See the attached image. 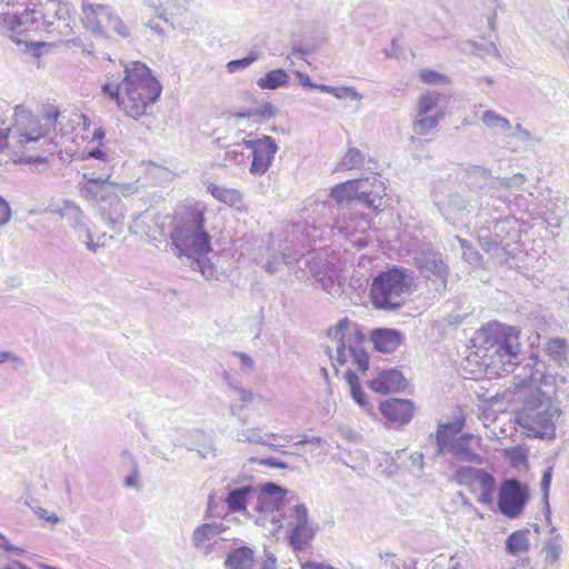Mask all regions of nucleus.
Returning <instances> with one entry per match:
<instances>
[{"label": "nucleus", "mask_w": 569, "mask_h": 569, "mask_svg": "<svg viewBox=\"0 0 569 569\" xmlns=\"http://www.w3.org/2000/svg\"><path fill=\"white\" fill-rule=\"evenodd\" d=\"M369 387L376 393L388 395L405 390L407 380L396 369L383 370L369 381Z\"/></svg>", "instance_id": "a211bd4d"}, {"label": "nucleus", "mask_w": 569, "mask_h": 569, "mask_svg": "<svg viewBox=\"0 0 569 569\" xmlns=\"http://www.w3.org/2000/svg\"><path fill=\"white\" fill-rule=\"evenodd\" d=\"M81 21L84 28L93 34L108 36L113 31L121 36L128 34L124 22L107 4L82 3Z\"/></svg>", "instance_id": "1a4fd4ad"}, {"label": "nucleus", "mask_w": 569, "mask_h": 569, "mask_svg": "<svg viewBox=\"0 0 569 569\" xmlns=\"http://www.w3.org/2000/svg\"><path fill=\"white\" fill-rule=\"evenodd\" d=\"M257 57L254 54L252 56H248L243 59H239V60H232L230 61L228 64H227V68H228V71L229 72H234L236 70H238L239 68H247L248 66H250L253 61H256Z\"/></svg>", "instance_id": "e433bc0d"}, {"label": "nucleus", "mask_w": 569, "mask_h": 569, "mask_svg": "<svg viewBox=\"0 0 569 569\" xmlns=\"http://www.w3.org/2000/svg\"><path fill=\"white\" fill-rule=\"evenodd\" d=\"M375 348L381 352H392L401 343V335L392 329H376L371 333Z\"/></svg>", "instance_id": "412c9836"}, {"label": "nucleus", "mask_w": 569, "mask_h": 569, "mask_svg": "<svg viewBox=\"0 0 569 569\" xmlns=\"http://www.w3.org/2000/svg\"><path fill=\"white\" fill-rule=\"evenodd\" d=\"M296 76H297V78L299 79V81H300L301 86H303V87H307V88H317V89H318V87L320 86V84H315V83H312L308 74H305V73H302V72H299V71H298V72L296 73Z\"/></svg>", "instance_id": "c03bdc74"}, {"label": "nucleus", "mask_w": 569, "mask_h": 569, "mask_svg": "<svg viewBox=\"0 0 569 569\" xmlns=\"http://www.w3.org/2000/svg\"><path fill=\"white\" fill-rule=\"evenodd\" d=\"M365 162V154L357 148H349L339 162L340 169L353 170Z\"/></svg>", "instance_id": "cd10ccee"}, {"label": "nucleus", "mask_w": 569, "mask_h": 569, "mask_svg": "<svg viewBox=\"0 0 569 569\" xmlns=\"http://www.w3.org/2000/svg\"><path fill=\"white\" fill-rule=\"evenodd\" d=\"M475 351L467 357L468 366L476 365L478 373L500 377L513 365L520 352L519 332L500 322L482 326L477 335ZM476 373V370H471Z\"/></svg>", "instance_id": "7ed1b4c3"}, {"label": "nucleus", "mask_w": 569, "mask_h": 569, "mask_svg": "<svg viewBox=\"0 0 569 569\" xmlns=\"http://www.w3.org/2000/svg\"><path fill=\"white\" fill-rule=\"evenodd\" d=\"M506 549L512 556L526 553L529 550L528 531H515L506 541Z\"/></svg>", "instance_id": "a878e982"}, {"label": "nucleus", "mask_w": 569, "mask_h": 569, "mask_svg": "<svg viewBox=\"0 0 569 569\" xmlns=\"http://www.w3.org/2000/svg\"><path fill=\"white\" fill-rule=\"evenodd\" d=\"M242 146L252 150V162L250 172L252 174H263L270 167L272 159L278 150L277 143L269 136H263L257 140H242Z\"/></svg>", "instance_id": "2eb2a0df"}, {"label": "nucleus", "mask_w": 569, "mask_h": 569, "mask_svg": "<svg viewBox=\"0 0 569 569\" xmlns=\"http://www.w3.org/2000/svg\"><path fill=\"white\" fill-rule=\"evenodd\" d=\"M419 79L426 84L448 83L449 78L433 70L422 69L419 71Z\"/></svg>", "instance_id": "473e14b6"}, {"label": "nucleus", "mask_w": 569, "mask_h": 569, "mask_svg": "<svg viewBox=\"0 0 569 569\" xmlns=\"http://www.w3.org/2000/svg\"><path fill=\"white\" fill-rule=\"evenodd\" d=\"M506 456L515 466L527 462V449L522 447H513L506 450Z\"/></svg>", "instance_id": "f704fd0d"}, {"label": "nucleus", "mask_w": 569, "mask_h": 569, "mask_svg": "<svg viewBox=\"0 0 569 569\" xmlns=\"http://www.w3.org/2000/svg\"><path fill=\"white\" fill-rule=\"evenodd\" d=\"M545 352L553 361L562 363L567 360L568 345L562 338L549 339L545 347Z\"/></svg>", "instance_id": "bb28decb"}, {"label": "nucleus", "mask_w": 569, "mask_h": 569, "mask_svg": "<svg viewBox=\"0 0 569 569\" xmlns=\"http://www.w3.org/2000/svg\"><path fill=\"white\" fill-rule=\"evenodd\" d=\"M441 93L427 91L418 97L417 119L413 121V131L418 136H427L435 130L445 117V111L437 109Z\"/></svg>", "instance_id": "f8f14e48"}, {"label": "nucleus", "mask_w": 569, "mask_h": 569, "mask_svg": "<svg viewBox=\"0 0 569 569\" xmlns=\"http://www.w3.org/2000/svg\"><path fill=\"white\" fill-rule=\"evenodd\" d=\"M379 410L389 422L405 425L412 419L415 405L406 399H389L380 402Z\"/></svg>", "instance_id": "f3484780"}, {"label": "nucleus", "mask_w": 569, "mask_h": 569, "mask_svg": "<svg viewBox=\"0 0 569 569\" xmlns=\"http://www.w3.org/2000/svg\"><path fill=\"white\" fill-rule=\"evenodd\" d=\"M1 547L4 550H13V547L9 543V541L0 533Z\"/></svg>", "instance_id": "de8ad7c7"}, {"label": "nucleus", "mask_w": 569, "mask_h": 569, "mask_svg": "<svg viewBox=\"0 0 569 569\" xmlns=\"http://www.w3.org/2000/svg\"><path fill=\"white\" fill-rule=\"evenodd\" d=\"M288 526L290 528L288 540L295 551L303 550L313 540L317 532L309 521V511L303 503L293 506Z\"/></svg>", "instance_id": "ddd939ff"}, {"label": "nucleus", "mask_w": 569, "mask_h": 569, "mask_svg": "<svg viewBox=\"0 0 569 569\" xmlns=\"http://www.w3.org/2000/svg\"><path fill=\"white\" fill-rule=\"evenodd\" d=\"M422 272L426 277L432 281L439 280L441 286L445 288L448 277V266L441 258H433L427 261L422 267Z\"/></svg>", "instance_id": "5701e85b"}, {"label": "nucleus", "mask_w": 569, "mask_h": 569, "mask_svg": "<svg viewBox=\"0 0 569 569\" xmlns=\"http://www.w3.org/2000/svg\"><path fill=\"white\" fill-rule=\"evenodd\" d=\"M455 479L477 502L491 505L496 490V480L491 473L483 469L460 467L455 473Z\"/></svg>", "instance_id": "9b49d317"}, {"label": "nucleus", "mask_w": 569, "mask_h": 569, "mask_svg": "<svg viewBox=\"0 0 569 569\" xmlns=\"http://www.w3.org/2000/svg\"><path fill=\"white\" fill-rule=\"evenodd\" d=\"M81 118H82V120H83V128H84V129H88V128H89V126H90V119H89V117H88V116H86V114H82V116H81Z\"/></svg>", "instance_id": "09e8293b"}, {"label": "nucleus", "mask_w": 569, "mask_h": 569, "mask_svg": "<svg viewBox=\"0 0 569 569\" xmlns=\"http://www.w3.org/2000/svg\"><path fill=\"white\" fill-rule=\"evenodd\" d=\"M259 463L262 466L271 467V468H278V469H286L287 463L282 462L276 458H264L259 460Z\"/></svg>", "instance_id": "79ce46f5"}, {"label": "nucleus", "mask_w": 569, "mask_h": 569, "mask_svg": "<svg viewBox=\"0 0 569 569\" xmlns=\"http://www.w3.org/2000/svg\"><path fill=\"white\" fill-rule=\"evenodd\" d=\"M47 520L56 523L58 521V518H57V516L52 515V516L48 517Z\"/></svg>", "instance_id": "864d4df0"}, {"label": "nucleus", "mask_w": 569, "mask_h": 569, "mask_svg": "<svg viewBox=\"0 0 569 569\" xmlns=\"http://www.w3.org/2000/svg\"><path fill=\"white\" fill-rule=\"evenodd\" d=\"M318 89L322 92L332 94L333 97H336L338 99H345V98L359 99L360 98L359 93L353 88H350V87H330V86H326V84H320L318 87Z\"/></svg>", "instance_id": "7c9ffc66"}, {"label": "nucleus", "mask_w": 569, "mask_h": 569, "mask_svg": "<svg viewBox=\"0 0 569 569\" xmlns=\"http://www.w3.org/2000/svg\"><path fill=\"white\" fill-rule=\"evenodd\" d=\"M466 419L461 415L451 422L439 423L436 432L438 453L450 452L468 462H480L479 451L483 449L481 436L463 432Z\"/></svg>", "instance_id": "423d86ee"}, {"label": "nucleus", "mask_w": 569, "mask_h": 569, "mask_svg": "<svg viewBox=\"0 0 569 569\" xmlns=\"http://www.w3.org/2000/svg\"><path fill=\"white\" fill-rule=\"evenodd\" d=\"M11 127H0V152H3L4 150H8L10 153V148L12 142L10 143V133H11Z\"/></svg>", "instance_id": "4c0bfd02"}, {"label": "nucleus", "mask_w": 569, "mask_h": 569, "mask_svg": "<svg viewBox=\"0 0 569 569\" xmlns=\"http://www.w3.org/2000/svg\"><path fill=\"white\" fill-rule=\"evenodd\" d=\"M327 336L337 342L336 356H331L336 372L343 375L355 401L360 407H367L369 403L357 376V372H365L369 368V356L365 349L366 336L348 318L330 327Z\"/></svg>", "instance_id": "20e7f679"}, {"label": "nucleus", "mask_w": 569, "mask_h": 569, "mask_svg": "<svg viewBox=\"0 0 569 569\" xmlns=\"http://www.w3.org/2000/svg\"><path fill=\"white\" fill-rule=\"evenodd\" d=\"M2 569H29L24 565H22L19 561H13L7 566H4Z\"/></svg>", "instance_id": "49530a36"}, {"label": "nucleus", "mask_w": 569, "mask_h": 569, "mask_svg": "<svg viewBox=\"0 0 569 569\" xmlns=\"http://www.w3.org/2000/svg\"><path fill=\"white\" fill-rule=\"evenodd\" d=\"M11 218V209L8 202L0 197V226L6 224Z\"/></svg>", "instance_id": "58836bf2"}, {"label": "nucleus", "mask_w": 569, "mask_h": 569, "mask_svg": "<svg viewBox=\"0 0 569 569\" xmlns=\"http://www.w3.org/2000/svg\"><path fill=\"white\" fill-rule=\"evenodd\" d=\"M561 553V548L557 545H549L546 547V559L549 562H556Z\"/></svg>", "instance_id": "ea45409f"}, {"label": "nucleus", "mask_w": 569, "mask_h": 569, "mask_svg": "<svg viewBox=\"0 0 569 569\" xmlns=\"http://www.w3.org/2000/svg\"><path fill=\"white\" fill-rule=\"evenodd\" d=\"M490 28H491L492 30L495 29L493 21H490Z\"/></svg>", "instance_id": "5fc2aeb1"}, {"label": "nucleus", "mask_w": 569, "mask_h": 569, "mask_svg": "<svg viewBox=\"0 0 569 569\" xmlns=\"http://www.w3.org/2000/svg\"><path fill=\"white\" fill-rule=\"evenodd\" d=\"M274 559H271L270 561L264 562L263 569H274Z\"/></svg>", "instance_id": "8fccbe9b"}, {"label": "nucleus", "mask_w": 569, "mask_h": 569, "mask_svg": "<svg viewBox=\"0 0 569 569\" xmlns=\"http://www.w3.org/2000/svg\"><path fill=\"white\" fill-rule=\"evenodd\" d=\"M289 76L282 69H274L267 72L263 77L259 78L258 86L260 89L274 90L280 87L287 86Z\"/></svg>", "instance_id": "393cba45"}, {"label": "nucleus", "mask_w": 569, "mask_h": 569, "mask_svg": "<svg viewBox=\"0 0 569 569\" xmlns=\"http://www.w3.org/2000/svg\"><path fill=\"white\" fill-rule=\"evenodd\" d=\"M60 116L59 107L51 103L43 104L38 114L26 104H17L12 114L14 137L10 159L16 163L42 162L44 158L40 147L56 131Z\"/></svg>", "instance_id": "f03ea898"}, {"label": "nucleus", "mask_w": 569, "mask_h": 569, "mask_svg": "<svg viewBox=\"0 0 569 569\" xmlns=\"http://www.w3.org/2000/svg\"><path fill=\"white\" fill-rule=\"evenodd\" d=\"M126 483L128 486H133L136 483V478L133 476L128 477Z\"/></svg>", "instance_id": "603ef678"}, {"label": "nucleus", "mask_w": 569, "mask_h": 569, "mask_svg": "<svg viewBox=\"0 0 569 569\" xmlns=\"http://www.w3.org/2000/svg\"><path fill=\"white\" fill-rule=\"evenodd\" d=\"M386 184L376 174L359 179L348 180L333 186L330 190V197L338 203H350L359 201L368 208L381 206L386 196Z\"/></svg>", "instance_id": "6e6552de"}, {"label": "nucleus", "mask_w": 569, "mask_h": 569, "mask_svg": "<svg viewBox=\"0 0 569 569\" xmlns=\"http://www.w3.org/2000/svg\"><path fill=\"white\" fill-rule=\"evenodd\" d=\"M528 499L529 490L527 486H522L515 479L506 480L499 491V509L505 516L515 518L522 512Z\"/></svg>", "instance_id": "4468645a"}, {"label": "nucleus", "mask_w": 569, "mask_h": 569, "mask_svg": "<svg viewBox=\"0 0 569 569\" xmlns=\"http://www.w3.org/2000/svg\"><path fill=\"white\" fill-rule=\"evenodd\" d=\"M276 114V109L270 102L263 103L260 108L256 110H250L247 112L236 113V118H258V119H269Z\"/></svg>", "instance_id": "2f4dec72"}, {"label": "nucleus", "mask_w": 569, "mask_h": 569, "mask_svg": "<svg viewBox=\"0 0 569 569\" xmlns=\"http://www.w3.org/2000/svg\"><path fill=\"white\" fill-rule=\"evenodd\" d=\"M3 20L17 43L22 42V37L38 29V18L36 11L31 9H24L18 14H7Z\"/></svg>", "instance_id": "dca6fc26"}, {"label": "nucleus", "mask_w": 569, "mask_h": 569, "mask_svg": "<svg viewBox=\"0 0 569 569\" xmlns=\"http://www.w3.org/2000/svg\"><path fill=\"white\" fill-rule=\"evenodd\" d=\"M104 137H106V132L101 127L96 128L93 130L91 140L97 141L98 147L88 149V151H87L88 158H93V159L103 160V161L107 160V153L103 149L104 148Z\"/></svg>", "instance_id": "c756f323"}, {"label": "nucleus", "mask_w": 569, "mask_h": 569, "mask_svg": "<svg viewBox=\"0 0 569 569\" xmlns=\"http://www.w3.org/2000/svg\"><path fill=\"white\" fill-rule=\"evenodd\" d=\"M204 212L206 207L200 203L189 204L184 208L179 223L170 234L172 243L180 250V254L198 258L212 250L211 238L204 230Z\"/></svg>", "instance_id": "39448f33"}, {"label": "nucleus", "mask_w": 569, "mask_h": 569, "mask_svg": "<svg viewBox=\"0 0 569 569\" xmlns=\"http://www.w3.org/2000/svg\"><path fill=\"white\" fill-rule=\"evenodd\" d=\"M252 492L253 489L251 487H243L230 491L226 499L229 510L232 512L244 511Z\"/></svg>", "instance_id": "b1692460"}, {"label": "nucleus", "mask_w": 569, "mask_h": 569, "mask_svg": "<svg viewBox=\"0 0 569 569\" xmlns=\"http://www.w3.org/2000/svg\"><path fill=\"white\" fill-rule=\"evenodd\" d=\"M286 495L287 490L273 482L263 485L259 495L257 511L264 515L277 511L283 502Z\"/></svg>", "instance_id": "6ab92c4d"}, {"label": "nucleus", "mask_w": 569, "mask_h": 569, "mask_svg": "<svg viewBox=\"0 0 569 569\" xmlns=\"http://www.w3.org/2000/svg\"><path fill=\"white\" fill-rule=\"evenodd\" d=\"M412 284L413 278L406 270L392 268L381 272L371 284V302L378 309H397L405 303V296L410 293Z\"/></svg>", "instance_id": "0eeeda50"}, {"label": "nucleus", "mask_w": 569, "mask_h": 569, "mask_svg": "<svg viewBox=\"0 0 569 569\" xmlns=\"http://www.w3.org/2000/svg\"><path fill=\"white\" fill-rule=\"evenodd\" d=\"M107 184V179L89 178L87 179L84 191L94 200H104L108 196V192L106 191Z\"/></svg>", "instance_id": "c85d7f7f"}, {"label": "nucleus", "mask_w": 569, "mask_h": 569, "mask_svg": "<svg viewBox=\"0 0 569 569\" xmlns=\"http://www.w3.org/2000/svg\"><path fill=\"white\" fill-rule=\"evenodd\" d=\"M551 483V470H546L542 476L541 486L547 493Z\"/></svg>", "instance_id": "a18cd8bd"}, {"label": "nucleus", "mask_w": 569, "mask_h": 569, "mask_svg": "<svg viewBox=\"0 0 569 569\" xmlns=\"http://www.w3.org/2000/svg\"><path fill=\"white\" fill-rule=\"evenodd\" d=\"M253 551L248 547H240L229 553L224 561L226 569H252Z\"/></svg>", "instance_id": "4be33fe9"}, {"label": "nucleus", "mask_w": 569, "mask_h": 569, "mask_svg": "<svg viewBox=\"0 0 569 569\" xmlns=\"http://www.w3.org/2000/svg\"><path fill=\"white\" fill-rule=\"evenodd\" d=\"M212 533V527L210 525H202L198 527L192 535L193 542L197 547L202 546Z\"/></svg>", "instance_id": "c9c22d12"}, {"label": "nucleus", "mask_w": 569, "mask_h": 569, "mask_svg": "<svg viewBox=\"0 0 569 569\" xmlns=\"http://www.w3.org/2000/svg\"><path fill=\"white\" fill-rule=\"evenodd\" d=\"M26 48L30 51L34 57L39 58L42 53V49L49 47L47 42H24Z\"/></svg>", "instance_id": "a19ab883"}, {"label": "nucleus", "mask_w": 569, "mask_h": 569, "mask_svg": "<svg viewBox=\"0 0 569 569\" xmlns=\"http://www.w3.org/2000/svg\"><path fill=\"white\" fill-rule=\"evenodd\" d=\"M482 122L488 127H501L506 130L510 128V122L493 111H486L482 116Z\"/></svg>", "instance_id": "72a5a7b5"}, {"label": "nucleus", "mask_w": 569, "mask_h": 569, "mask_svg": "<svg viewBox=\"0 0 569 569\" xmlns=\"http://www.w3.org/2000/svg\"><path fill=\"white\" fill-rule=\"evenodd\" d=\"M301 569H337L331 565L316 562V561H305L300 565Z\"/></svg>", "instance_id": "37998d69"}, {"label": "nucleus", "mask_w": 569, "mask_h": 569, "mask_svg": "<svg viewBox=\"0 0 569 569\" xmlns=\"http://www.w3.org/2000/svg\"><path fill=\"white\" fill-rule=\"evenodd\" d=\"M208 192L218 201L223 202L224 204L234 208L240 212L247 210L242 194L236 189L211 183L208 186Z\"/></svg>", "instance_id": "aec40b11"}, {"label": "nucleus", "mask_w": 569, "mask_h": 569, "mask_svg": "<svg viewBox=\"0 0 569 569\" xmlns=\"http://www.w3.org/2000/svg\"><path fill=\"white\" fill-rule=\"evenodd\" d=\"M101 91L124 117L140 120L151 114L161 97L162 86L147 64L131 61L124 64L121 80L108 77Z\"/></svg>", "instance_id": "f257e3e1"}, {"label": "nucleus", "mask_w": 569, "mask_h": 569, "mask_svg": "<svg viewBox=\"0 0 569 569\" xmlns=\"http://www.w3.org/2000/svg\"><path fill=\"white\" fill-rule=\"evenodd\" d=\"M517 422L532 436H553L555 423L550 405L542 401H527L516 413Z\"/></svg>", "instance_id": "9d476101"}, {"label": "nucleus", "mask_w": 569, "mask_h": 569, "mask_svg": "<svg viewBox=\"0 0 569 569\" xmlns=\"http://www.w3.org/2000/svg\"><path fill=\"white\" fill-rule=\"evenodd\" d=\"M8 359H9V353L8 352H0V363H3Z\"/></svg>", "instance_id": "3c124183"}]
</instances>
